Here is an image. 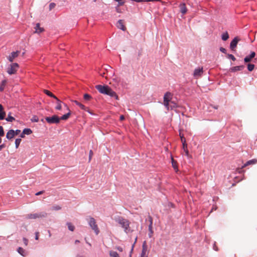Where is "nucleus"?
<instances>
[{"mask_svg":"<svg viewBox=\"0 0 257 257\" xmlns=\"http://www.w3.org/2000/svg\"><path fill=\"white\" fill-rule=\"evenodd\" d=\"M115 220L123 228L124 231L126 233H128L132 231L130 226V222L127 219L121 216H118Z\"/></svg>","mask_w":257,"mask_h":257,"instance_id":"nucleus-1","label":"nucleus"},{"mask_svg":"<svg viewBox=\"0 0 257 257\" xmlns=\"http://www.w3.org/2000/svg\"><path fill=\"white\" fill-rule=\"evenodd\" d=\"M173 94L170 92H166L163 97V104L167 110L170 109V102L171 101Z\"/></svg>","mask_w":257,"mask_h":257,"instance_id":"nucleus-2","label":"nucleus"},{"mask_svg":"<svg viewBox=\"0 0 257 257\" xmlns=\"http://www.w3.org/2000/svg\"><path fill=\"white\" fill-rule=\"evenodd\" d=\"M88 223L91 229L94 230L95 233L98 235L99 233V230L95 219L92 217H89Z\"/></svg>","mask_w":257,"mask_h":257,"instance_id":"nucleus-3","label":"nucleus"},{"mask_svg":"<svg viewBox=\"0 0 257 257\" xmlns=\"http://www.w3.org/2000/svg\"><path fill=\"white\" fill-rule=\"evenodd\" d=\"M47 216V213L45 212H41L37 213L29 214L26 216V218L29 219H35L37 218H41L46 217Z\"/></svg>","mask_w":257,"mask_h":257,"instance_id":"nucleus-4","label":"nucleus"},{"mask_svg":"<svg viewBox=\"0 0 257 257\" xmlns=\"http://www.w3.org/2000/svg\"><path fill=\"white\" fill-rule=\"evenodd\" d=\"M19 67V64L17 63H13L10 65L7 69V73L10 75L16 73Z\"/></svg>","mask_w":257,"mask_h":257,"instance_id":"nucleus-5","label":"nucleus"},{"mask_svg":"<svg viewBox=\"0 0 257 257\" xmlns=\"http://www.w3.org/2000/svg\"><path fill=\"white\" fill-rule=\"evenodd\" d=\"M45 119L49 124H57L60 120V118L56 115H54L51 117H46Z\"/></svg>","mask_w":257,"mask_h":257,"instance_id":"nucleus-6","label":"nucleus"},{"mask_svg":"<svg viewBox=\"0 0 257 257\" xmlns=\"http://www.w3.org/2000/svg\"><path fill=\"white\" fill-rule=\"evenodd\" d=\"M109 86L107 85H97L95 86L96 89L101 93L106 94Z\"/></svg>","mask_w":257,"mask_h":257,"instance_id":"nucleus-7","label":"nucleus"},{"mask_svg":"<svg viewBox=\"0 0 257 257\" xmlns=\"http://www.w3.org/2000/svg\"><path fill=\"white\" fill-rule=\"evenodd\" d=\"M106 95H107L111 97L114 98L116 100L118 99V96L116 92H114L110 87H109L108 89Z\"/></svg>","mask_w":257,"mask_h":257,"instance_id":"nucleus-8","label":"nucleus"},{"mask_svg":"<svg viewBox=\"0 0 257 257\" xmlns=\"http://www.w3.org/2000/svg\"><path fill=\"white\" fill-rule=\"evenodd\" d=\"M19 53L20 52L19 51L12 52L8 57L9 61L10 62H12L14 61V59L18 56Z\"/></svg>","mask_w":257,"mask_h":257,"instance_id":"nucleus-9","label":"nucleus"},{"mask_svg":"<svg viewBox=\"0 0 257 257\" xmlns=\"http://www.w3.org/2000/svg\"><path fill=\"white\" fill-rule=\"evenodd\" d=\"M203 72V68H196L193 73V75L195 77L197 78L200 76Z\"/></svg>","mask_w":257,"mask_h":257,"instance_id":"nucleus-10","label":"nucleus"},{"mask_svg":"<svg viewBox=\"0 0 257 257\" xmlns=\"http://www.w3.org/2000/svg\"><path fill=\"white\" fill-rule=\"evenodd\" d=\"M238 42V39L237 37H235L230 42V48L231 50H234L235 48L236 47L237 43Z\"/></svg>","mask_w":257,"mask_h":257,"instance_id":"nucleus-11","label":"nucleus"},{"mask_svg":"<svg viewBox=\"0 0 257 257\" xmlns=\"http://www.w3.org/2000/svg\"><path fill=\"white\" fill-rule=\"evenodd\" d=\"M244 68L243 65H240L237 66L232 67L229 69V71L231 72H235L237 71H241Z\"/></svg>","mask_w":257,"mask_h":257,"instance_id":"nucleus-12","label":"nucleus"},{"mask_svg":"<svg viewBox=\"0 0 257 257\" xmlns=\"http://www.w3.org/2000/svg\"><path fill=\"white\" fill-rule=\"evenodd\" d=\"M147 250V246L146 245V242L145 241L143 244L142 250L140 257H147L146 256V251Z\"/></svg>","mask_w":257,"mask_h":257,"instance_id":"nucleus-13","label":"nucleus"},{"mask_svg":"<svg viewBox=\"0 0 257 257\" xmlns=\"http://www.w3.org/2000/svg\"><path fill=\"white\" fill-rule=\"evenodd\" d=\"M255 55V53L254 52H251L250 54V55L246 56L244 58V61L246 63L249 62L251 61V59L254 57Z\"/></svg>","mask_w":257,"mask_h":257,"instance_id":"nucleus-14","label":"nucleus"},{"mask_svg":"<svg viewBox=\"0 0 257 257\" xmlns=\"http://www.w3.org/2000/svg\"><path fill=\"white\" fill-rule=\"evenodd\" d=\"M149 221H150V224L149 225V236L150 237H151L152 236V234L153 233V227H152L153 219H152V217H150L149 218Z\"/></svg>","mask_w":257,"mask_h":257,"instance_id":"nucleus-15","label":"nucleus"},{"mask_svg":"<svg viewBox=\"0 0 257 257\" xmlns=\"http://www.w3.org/2000/svg\"><path fill=\"white\" fill-rule=\"evenodd\" d=\"M6 112L4 111V108L3 106L0 104V120H3L5 119L6 116Z\"/></svg>","mask_w":257,"mask_h":257,"instance_id":"nucleus-16","label":"nucleus"},{"mask_svg":"<svg viewBox=\"0 0 257 257\" xmlns=\"http://www.w3.org/2000/svg\"><path fill=\"white\" fill-rule=\"evenodd\" d=\"M15 137L14 130H10L6 135V138L8 140H11Z\"/></svg>","mask_w":257,"mask_h":257,"instance_id":"nucleus-17","label":"nucleus"},{"mask_svg":"<svg viewBox=\"0 0 257 257\" xmlns=\"http://www.w3.org/2000/svg\"><path fill=\"white\" fill-rule=\"evenodd\" d=\"M56 100V106H55V109L56 110H61L62 108L61 104L62 102L59 100L57 97L55 98Z\"/></svg>","mask_w":257,"mask_h":257,"instance_id":"nucleus-18","label":"nucleus"},{"mask_svg":"<svg viewBox=\"0 0 257 257\" xmlns=\"http://www.w3.org/2000/svg\"><path fill=\"white\" fill-rule=\"evenodd\" d=\"M117 27L118 29H119L123 31H125V28L124 26L123 25L122 20H118V21L117 22Z\"/></svg>","mask_w":257,"mask_h":257,"instance_id":"nucleus-19","label":"nucleus"},{"mask_svg":"<svg viewBox=\"0 0 257 257\" xmlns=\"http://www.w3.org/2000/svg\"><path fill=\"white\" fill-rule=\"evenodd\" d=\"M180 12L182 14H185L187 12V8L184 3H182L179 6Z\"/></svg>","mask_w":257,"mask_h":257,"instance_id":"nucleus-20","label":"nucleus"},{"mask_svg":"<svg viewBox=\"0 0 257 257\" xmlns=\"http://www.w3.org/2000/svg\"><path fill=\"white\" fill-rule=\"evenodd\" d=\"M35 31V33H40L44 31V29L40 27V24L37 23L36 25V26L34 28Z\"/></svg>","mask_w":257,"mask_h":257,"instance_id":"nucleus-21","label":"nucleus"},{"mask_svg":"<svg viewBox=\"0 0 257 257\" xmlns=\"http://www.w3.org/2000/svg\"><path fill=\"white\" fill-rule=\"evenodd\" d=\"M257 163V160L256 159H252V160H249L248 161H247L242 166V168L247 166H248V165H251V164H254L255 163Z\"/></svg>","mask_w":257,"mask_h":257,"instance_id":"nucleus-22","label":"nucleus"},{"mask_svg":"<svg viewBox=\"0 0 257 257\" xmlns=\"http://www.w3.org/2000/svg\"><path fill=\"white\" fill-rule=\"evenodd\" d=\"M18 252L23 256H25L27 255L26 251L22 247H19L18 248Z\"/></svg>","mask_w":257,"mask_h":257,"instance_id":"nucleus-23","label":"nucleus"},{"mask_svg":"<svg viewBox=\"0 0 257 257\" xmlns=\"http://www.w3.org/2000/svg\"><path fill=\"white\" fill-rule=\"evenodd\" d=\"M70 114H71V111H70V110H69V112L68 113L63 115L60 118V119H62V120H66L68 118V117H69Z\"/></svg>","mask_w":257,"mask_h":257,"instance_id":"nucleus-24","label":"nucleus"},{"mask_svg":"<svg viewBox=\"0 0 257 257\" xmlns=\"http://www.w3.org/2000/svg\"><path fill=\"white\" fill-rule=\"evenodd\" d=\"M73 102H74L77 105L79 106L82 109L85 110L86 107L83 104L79 102L77 100H73Z\"/></svg>","mask_w":257,"mask_h":257,"instance_id":"nucleus-25","label":"nucleus"},{"mask_svg":"<svg viewBox=\"0 0 257 257\" xmlns=\"http://www.w3.org/2000/svg\"><path fill=\"white\" fill-rule=\"evenodd\" d=\"M7 81L6 80H3L0 85V91H3L4 90L5 86L6 84Z\"/></svg>","mask_w":257,"mask_h":257,"instance_id":"nucleus-26","label":"nucleus"},{"mask_svg":"<svg viewBox=\"0 0 257 257\" xmlns=\"http://www.w3.org/2000/svg\"><path fill=\"white\" fill-rule=\"evenodd\" d=\"M229 38L228 34L227 32L223 33L221 35V39L223 41H226Z\"/></svg>","mask_w":257,"mask_h":257,"instance_id":"nucleus-27","label":"nucleus"},{"mask_svg":"<svg viewBox=\"0 0 257 257\" xmlns=\"http://www.w3.org/2000/svg\"><path fill=\"white\" fill-rule=\"evenodd\" d=\"M11 113L10 112L8 115V117L6 118V121L9 122H12L15 120V118L11 115Z\"/></svg>","mask_w":257,"mask_h":257,"instance_id":"nucleus-28","label":"nucleus"},{"mask_svg":"<svg viewBox=\"0 0 257 257\" xmlns=\"http://www.w3.org/2000/svg\"><path fill=\"white\" fill-rule=\"evenodd\" d=\"M44 91L46 94L49 96L50 97H53L54 98H55L56 97L52 92H51L50 91H49L48 90H44Z\"/></svg>","mask_w":257,"mask_h":257,"instance_id":"nucleus-29","label":"nucleus"},{"mask_svg":"<svg viewBox=\"0 0 257 257\" xmlns=\"http://www.w3.org/2000/svg\"><path fill=\"white\" fill-rule=\"evenodd\" d=\"M23 134H25L27 135H29L32 133V131L30 128H25L23 130Z\"/></svg>","mask_w":257,"mask_h":257,"instance_id":"nucleus-30","label":"nucleus"},{"mask_svg":"<svg viewBox=\"0 0 257 257\" xmlns=\"http://www.w3.org/2000/svg\"><path fill=\"white\" fill-rule=\"evenodd\" d=\"M131 1L132 2H136L137 3H144V2L159 1V0H131Z\"/></svg>","mask_w":257,"mask_h":257,"instance_id":"nucleus-31","label":"nucleus"},{"mask_svg":"<svg viewBox=\"0 0 257 257\" xmlns=\"http://www.w3.org/2000/svg\"><path fill=\"white\" fill-rule=\"evenodd\" d=\"M109 255L111 257H119L117 252L114 251H110Z\"/></svg>","mask_w":257,"mask_h":257,"instance_id":"nucleus-32","label":"nucleus"},{"mask_svg":"<svg viewBox=\"0 0 257 257\" xmlns=\"http://www.w3.org/2000/svg\"><path fill=\"white\" fill-rule=\"evenodd\" d=\"M21 141H22V140H21V138H18V139H16V140H15V147H16V148L17 149V148H19Z\"/></svg>","mask_w":257,"mask_h":257,"instance_id":"nucleus-33","label":"nucleus"},{"mask_svg":"<svg viewBox=\"0 0 257 257\" xmlns=\"http://www.w3.org/2000/svg\"><path fill=\"white\" fill-rule=\"evenodd\" d=\"M171 162H172V167H173V168L175 169V170H177L178 169V167H177V163L173 159V158L172 157L171 158Z\"/></svg>","mask_w":257,"mask_h":257,"instance_id":"nucleus-34","label":"nucleus"},{"mask_svg":"<svg viewBox=\"0 0 257 257\" xmlns=\"http://www.w3.org/2000/svg\"><path fill=\"white\" fill-rule=\"evenodd\" d=\"M67 225L68 226V229L71 231H74L75 227L70 222H67Z\"/></svg>","mask_w":257,"mask_h":257,"instance_id":"nucleus-35","label":"nucleus"},{"mask_svg":"<svg viewBox=\"0 0 257 257\" xmlns=\"http://www.w3.org/2000/svg\"><path fill=\"white\" fill-rule=\"evenodd\" d=\"M177 107V104L175 102L173 101L170 102V109H173Z\"/></svg>","mask_w":257,"mask_h":257,"instance_id":"nucleus-36","label":"nucleus"},{"mask_svg":"<svg viewBox=\"0 0 257 257\" xmlns=\"http://www.w3.org/2000/svg\"><path fill=\"white\" fill-rule=\"evenodd\" d=\"M254 68V65L252 64H248L247 65V69L249 71H251Z\"/></svg>","mask_w":257,"mask_h":257,"instance_id":"nucleus-37","label":"nucleus"},{"mask_svg":"<svg viewBox=\"0 0 257 257\" xmlns=\"http://www.w3.org/2000/svg\"><path fill=\"white\" fill-rule=\"evenodd\" d=\"M61 209V207L59 205L53 206L51 208L52 210H55V211L59 210Z\"/></svg>","mask_w":257,"mask_h":257,"instance_id":"nucleus-38","label":"nucleus"},{"mask_svg":"<svg viewBox=\"0 0 257 257\" xmlns=\"http://www.w3.org/2000/svg\"><path fill=\"white\" fill-rule=\"evenodd\" d=\"M227 58H229V59H231L233 61H235L236 60V58H235V57L232 54H227Z\"/></svg>","mask_w":257,"mask_h":257,"instance_id":"nucleus-39","label":"nucleus"},{"mask_svg":"<svg viewBox=\"0 0 257 257\" xmlns=\"http://www.w3.org/2000/svg\"><path fill=\"white\" fill-rule=\"evenodd\" d=\"M83 98L86 100H89L90 98H91V96L88 94H85L84 95Z\"/></svg>","mask_w":257,"mask_h":257,"instance_id":"nucleus-40","label":"nucleus"},{"mask_svg":"<svg viewBox=\"0 0 257 257\" xmlns=\"http://www.w3.org/2000/svg\"><path fill=\"white\" fill-rule=\"evenodd\" d=\"M4 131L2 126H0V137H2L4 135Z\"/></svg>","mask_w":257,"mask_h":257,"instance_id":"nucleus-41","label":"nucleus"},{"mask_svg":"<svg viewBox=\"0 0 257 257\" xmlns=\"http://www.w3.org/2000/svg\"><path fill=\"white\" fill-rule=\"evenodd\" d=\"M31 121L32 122H38L39 121V119L37 116H34L31 119Z\"/></svg>","mask_w":257,"mask_h":257,"instance_id":"nucleus-42","label":"nucleus"},{"mask_svg":"<svg viewBox=\"0 0 257 257\" xmlns=\"http://www.w3.org/2000/svg\"><path fill=\"white\" fill-rule=\"evenodd\" d=\"M92 156H93V152L92 150H90L89 153V159H88L89 162H90Z\"/></svg>","mask_w":257,"mask_h":257,"instance_id":"nucleus-43","label":"nucleus"},{"mask_svg":"<svg viewBox=\"0 0 257 257\" xmlns=\"http://www.w3.org/2000/svg\"><path fill=\"white\" fill-rule=\"evenodd\" d=\"M137 237H136L135 242L134 243V244L132 245V248H131V253H130V257H131L132 252V251L133 250L135 244L136 243V242L137 241Z\"/></svg>","mask_w":257,"mask_h":257,"instance_id":"nucleus-44","label":"nucleus"},{"mask_svg":"<svg viewBox=\"0 0 257 257\" xmlns=\"http://www.w3.org/2000/svg\"><path fill=\"white\" fill-rule=\"evenodd\" d=\"M23 240V241H24V243L25 244V245L26 246H27L28 245V240L26 238H25V237H24Z\"/></svg>","mask_w":257,"mask_h":257,"instance_id":"nucleus-45","label":"nucleus"},{"mask_svg":"<svg viewBox=\"0 0 257 257\" xmlns=\"http://www.w3.org/2000/svg\"><path fill=\"white\" fill-rule=\"evenodd\" d=\"M220 51L224 53V54H226V50L225 48H223V47H220V49H219Z\"/></svg>","mask_w":257,"mask_h":257,"instance_id":"nucleus-46","label":"nucleus"},{"mask_svg":"<svg viewBox=\"0 0 257 257\" xmlns=\"http://www.w3.org/2000/svg\"><path fill=\"white\" fill-rule=\"evenodd\" d=\"M116 248L120 252H122L123 250V248L121 246H116Z\"/></svg>","mask_w":257,"mask_h":257,"instance_id":"nucleus-47","label":"nucleus"},{"mask_svg":"<svg viewBox=\"0 0 257 257\" xmlns=\"http://www.w3.org/2000/svg\"><path fill=\"white\" fill-rule=\"evenodd\" d=\"M55 3H50L49 5L50 9H52L54 8L55 7Z\"/></svg>","mask_w":257,"mask_h":257,"instance_id":"nucleus-48","label":"nucleus"},{"mask_svg":"<svg viewBox=\"0 0 257 257\" xmlns=\"http://www.w3.org/2000/svg\"><path fill=\"white\" fill-rule=\"evenodd\" d=\"M20 132H21V131L20 130H16V131H14L15 136L18 135Z\"/></svg>","mask_w":257,"mask_h":257,"instance_id":"nucleus-49","label":"nucleus"},{"mask_svg":"<svg viewBox=\"0 0 257 257\" xmlns=\"http://www.w3.org/2000/svg\"><path fill=\"white\" fill-rule=\"evenodd\" d=\"M182 144L184 149L185 148V147H187V144L186 143L185 139H184V142L182 143Z\"/></svg>","mask_w":257,"mask_h":257,"instance_id":"nucleus-50","label":"nucleus"},{"mask_svg":"<svg viewBox=\"0 0 257 257\" xmlns=\"http://www.w3.org/2000/svg\"><path fill=\"white\" fill-rule=\"evenodd\" d=\"M43 192H44V191H40L38 192L37 193H36L35 194V195H36V196H38V195H41V194H43Z\"/></svg>","mask_w":257,"mask_h":257,"instance_id":"nucleus-51","label":"nucleus"},{"mask_svg":"<svg viewBox=\"0 0 257 257\" xmlns=\"http://www.w3.org/2000/svg\"><path fill=\"white\" fill-rule=\"evenodd\" d=\"M38 234H39L38 232H35V239H36V240H38L39 238Z\"/></svg>","mask_w":257,"mask_h":257,"instance_id":"nucleus-52","label":"nucleus"},{"mask_svg":"<svg viewBox=\"0 0 257 257\" xmlns=\"http://www.w3.org/2000/svg\"><path fill=\"white\" fill-rule=\"evenodd\" d=\"M99 74L100 76H101L102 77H105V72H99Z\"/></svg>","mask_w":257,"mask_h":257,"instance_id":"nucleus-53","label":"nucleus"},{"mask_svg":"<svg viewBox=\"0 0 257 257\" xmlns=\"http://www.w3.org/2000/svg\"><path fill=\"white\" fill-rule=\"evenodd\" d=\"M25 134H23V132L20 135V137L21 138H25Z\"/></svg>","mask_w":257,"mask_h":257,"instance_id":"nucleus-54","label":"nucleus"},{"mask_svg":"<svg viewBox=\"0 0 257 257\" xmlns=\"http://www.w3.org/2000/svg\"><path fill=\"white\" fill-rule=\"evenodd\" d=\"M75 257H85V256L81 254H78Z\"/></svg>","mask_w":257,"mask_h":257,"instance_id":"nucleus-55","label":"nucleus"},{"mask_svg":"<svg viewBox=\"0 0 257 257\" xmlns=\"http://www.w3.org/2000/svg\"><path fill=\"white\" fill-rule=\"evenodd\" d=\"M124 119V116L123 115L120 116V120H123Z\"/></svg>","mask_w":257,"mask_h":257,"instance_id":"nucleus-56","label":"nucleus"},{"mask_svg":"<svg viewBox=\"0 0 257 257\" xmlns=\"http://www.w3.org/2000/svg\"><path fill=\"white\" fill-rule=\"evenodd\" d=\"M5 147V146L4 144L0 145V151H1L3 148H4Z\"/></svg>","mask_w":257,"mask_h":257,"instance_id":"nucleus-57","label":"nucleus"},{"mask_svg":"<svg viewBox=\"0 0 257 257\" xmlns=\"http://www.w3.org/2000/svg\"><path fill=\"white\" fill-rule=\"evenodd\" d=\"M216 248V246H215V244H214V246H213V248H214V250H217V249Z\"/></svg>","mask_w":257,"mask_h":257,"instance_id":"nucleus-58","label":"nucleus"},{"mask_svg":"<svg viewBox=\"0 0 257 257\" xmlns=\"http://www.w3.org/2000/svg\"><path fill=\"white\" fill-rule=\"evenodd\" d=\"M184 139H185L184 137H181V141L182 143L184 142Z\"/></svg>","mask_w":257,"mask_h":257,"instance_id":"nucleus-59","label":"nucleus"},{"mask_svg":"<svg viewBox=\"0 0 257 257\" xmlns=\"http://www.w3.org/2000/svg\"><path fill=\"white\" fill-rule=\"evenodd\" d=\"M109 67H110L109 66H107L106 68H105V69L107 71V72H108L107 68Z\"/></svg>","mask_w":257,"mask_h":257,"instance_id":"nucleus-60","label":"nucleus"},{"mask_svg":"<svg viewBox=\"0 0 257 257\" xmlns=\"http://www.w3.org/2000/svg\"><path fill=\"white\" fill-rule=\"evenodd\" d=\"M109 67H110L109 66H107L106 68H105V69L107 71V72H108L107 68Z\"/></svg>","mask_w":257,"mask_h":257,"instance_id":"nucleus-61","label":"nucleus"},{"mask_svg":"<svg viewBox=\"0 0 257 257\" xmlns=\"http://www.w3.org/2000/svg\"><path fill=\"white\" fill-rule=\"evenodd\" d=\"M213 108H215V109H217L218 108V106H213Z\"/></svg>","mask_w":257,"mask_h":257,"instance_id":"nucleus-62","label":"nucleus"},{"mask_svg":"<svg viewBox=\"0 0 257 257\" xmlns=\"http://www.w3.org/2000/svg\"><path fill=\"white\" fill-rule=\"evenodd\" d=\"M79 240H76L75 241V243H79Z\"/></svg>","mask_w":257,"mask_h":257,"instance_id":"nucleus-63","label":"nucleus"},{"mask_svg":"<svg viewBox=\"0 0 257 257\" xmlns=\"http://www.w3.org/2000/svg\"><path fill=\"white\" fill-rule=\"evenodd\" d=\"M48 232H49V237H50L51 235V232L49 230H48Z\"/></svg>","mask_w":257,"mask_h":257,"instance_id":"nucleus-64","label":"nucleus"}]
</instances>
